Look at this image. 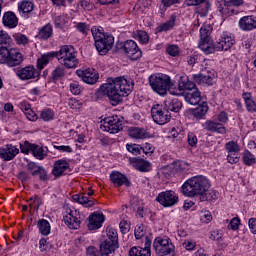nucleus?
I'll return each instance as SVG.
<instances>
[{
  "mask_svg": "<svg viewBox=\"0 0 256 256\" xmlns=\"http://www.w3.org/2000/svg\"><path fill=\"white\" fill-rule=\"evenodd\" d=\"M133 91V80L125 77L108 78L107 83L100 86L98 93L106 95L113 107H117L123 97H128Z\"/></svg>",
  "mask_w": 256,
  "mask_h": 256,
  "instance_id": "f257e3e1",
  "label": "nucleus"
},
{
  "mask_svg": "<svg viewBox=\"0 0 256 256\" xmlns=\"http://www.w3.org/2000/svg\"><path fill=\"white\" fill-rule=\"evenodd\" d=\"M53 57H56L60 65H63L66 69H76L79 65V59H77L75 48L71 45H64L57 52H50L42 55L37 61L38 69H45Z\"/></svg>",
  "mask_w": 256,
  "mask_h": 256,
  "instance_id": "f03ea898",
  "label": "nucleus"
},
{
  "mask_svg": "<svg viewBox=\"0 0 256 256\" xmlns=\"http://www.w3.org/2000/svg\"><path fill=\"white\" fill-rule=\"evenodd\" d=\"M207 189H211V182L203 175L193 176L189 178L181 187V193L185 197H199L201 193H205Z\"/></svg>",
  "mask_w": 256,
  "mask_h": 256,
  "instance_id": "7ed1b4c3",
  "label": "nucleus"
},
{
  "mask_svg": "<svg viewBox=\"0 0 256 256\" xmlns=\"http://www.w3.org/2000/svg\"><path fill=\"white\" fill-rule=\"evenodd\" d=\"M91 33L95 47L100 55H106L113 49V43H115L113 35L103 32V28L97 26L91 28Z\"/></svg>",
  "mask_w": 256,
  "mask_h": 256,
  "instance_id": "20e7f679",
  "label": "nucleus"
},
{
  "mask_svg": "<svg viewBox=\"0 0 256 256\" xmlns=\"http://www.w3.org/2000/svg\"><path fill=\"white\" fill-rule=\"evenodd\" d=\"M150 87L158 93V95H167V91L171 94L173 90V82L171 81V77L165 74H155L149 77Z\"/></svg>",
  "mask_w": 256,
  "mask_h": 256,
  "instance_id": "39448f33",
  "label": "nucleus"
},
{
  "mask_svg": "<svg viewBox=\"0 0 256 256\" xmlns=\"http://www.w3.org/2000/svg\"><path fill=\"white\" fill-rule=\"evenodd\" d=\"M0 63L17 67L23 63V54L17 48H0Z\"/></svg>",
  "mask_w": 256,
  "mask_h": 256,
  "instance_id": "423d86ee",
  "label": "nucleus"
},
{
  "mask_svg": "<svg viewBox=\"0 0 256 256\" xmlns=\"http://www.w3.org/2000/svg\"><path fill=\"white\" fill-rule=\"evenodd\" d=\"M153 249L158 256H174L175 245L169 237L158 236L153 241Z\"/></svg>",
  "mask_w": 256,
  "mask_h": 256,
  "instance_id": "0eeeda50",
  "label": "nucleus"
},
{
  "mask_svg": "<svg viewBox=\"0 0 256 256\" xmlns=\"http://www.w3.org/2000/svg\"><path fill=\"white\" fill-rule=\"evenodd\" d=\"M233 45H235V37L225 32L215 44H212L210 47L205 46L203 49L207 50V55H211V53H215V51H229Z\"/></svg>",
  "mask_w": 256,
  "mask_h": 256,
  "instance_id": "6e6552de",
  "label": "nucleus"
},
{
  "mask_svg": "<svg viewBox=\"0 0 256 256\" xmlns=\"http://www.w3.org/2000/svg\"><path fill=\"white\" fill-rule=\"evenodd\" d=\"M151 116L157 125H165L171 121V113L161 104H156L151 108Z\"/></svg>",
  "mask_w": 256,
  "mask_h": 256,
  "instance_id": "1a4fd4ad",
  "label": "nucleus"
},
{
  "mask_svg": "<svg viewBox=\"0 0 256 256\" xmlns=\"http://www.w3.org/2000/svg\"><path fill=\"white\" fill-rule=\"evenodd\" d=\"M101 249L104 252L108 249L111 253H115L119 249V234L117 233V229H108L107 239L101 243Z\"/></svg>",
  "mask_w": 256,
  "mask_h": 256,
  "instance_id": "9d476101",
  "label": "nucleus"
},
{
  "mask_svg": "<svg viewBox=\"0 0 256 256\" xmlns=\"http://www.w3.org/2000/svg\"><path fill=\"white\" fill-rule=\"evenodd\" d=\"M100 129L111 134L118 133L123 129V120L117 115L108 117L104 120V124L100 125Z\"/></svg>",
  "mask_w": 256,
  "mask_h": 256,
  "instance_id": "9b49d317",
  "label": "nucleus"
},
{
  "mask_svg": "<svg viewBox=\"0 0 256 256\" xmlns=\"http://www.w3.org/2000/svg\"><path fill=\"white\" fill-rule=\"evenodd\" d=\"M63 220L68 229H79L83 217L79 211L68 208L66 209V215H64Z\"/></svg>",
  "mask_w": 256,
  "mask_h": 256,
  "instance_id": "f8f14e48",
  "label": "nucleus"
},
{
  "mask_svg": "<svg viewBox=\"0 0 256 256\" xmlns=\"http://www.w3.org/2000/svg\"><path fill=\"white\" fill-rule=\"evenodd\" d=\"M156 201L161 204L162 207H173L179 203V196L175 191L166 190L158 194Z\"/></svg>",
  "mask_w": 256,
  "mask_h": 256,
  "instance_id": "ddd939ff",
  "label": "nucleus"
},
{
  "mask_svg": "<svg viewBox=\"0 0 256 256\" xmlns=\"http://www.w3.org/2000/svg\"><path fill=\"white\" fill-rule=\"evenodd\" d=\"M213 32V27L211 24H205L200 28V42L199 49L207 55V49L203 47H211L213 45V41L211 40V33Z\"/></svg>",
  "mask_w": 256,
  "mask_h": 256,
  "instance_id": "4468645a",
  "label": "nucleus"
},
{
  "mask_svg": "<svg viewBox=\"0 0 256 256\" xmlns=\"http://www.w3.org/2000/svg\"><path fill=\"white\" fill-rule=\"evenodd\" d=\"M122 49L124 53L127 55L128 59L132 61H137V59H141L143 52L139 49L137 42L135 40H127L124 42Z\"/></svg>",
  "mask_w": 256,
  "mask_h": 256,
  "instance_id": "2eb2a0df",
  "label": "nucleus"
},
{
  "mask_svg": "<svg viewBox=\"0 0 256 256\" xmlns=\"http://www.w3.org/2000/svg\"><path fill=\"white\" fill-rule=\"evenodd\" d=\"M243 3V0H220L218 2V11L223 15H226V17H229V15L235 14V10L233 8L241 7Z\"/></svg>",
  "mask_w": 256,
  "mask_h": 256,
  "instance_id": "dca6fc26",
  "label": "nucleus"
},
{
  "mask_svg": "<svg viewBox=\"0 0 256 256\" xmlns=\"http://www.w3.org/2000/svg\"><path fill=\"white\" fill-rule=\"evenodd\" d=\"M76 75L87 85H95L99 81V73L93 68L77 70Z\"/></svg>",
  "mask_w": 256,
  "mask_h": 256,
  "instance_id": "f3484780",
  "label": "nucleus"
},
{
  "mask_svg": "<svg viewBox=\"0 0 256 256\" xmlns=\"http://www.w3.org/2000/svg\"><path fill=\"white\" fill-rule=\"evenodd\" d=\"M192 79H193V81H195V83H198V85L211 86V85H213V81L215 80V70L204 69V70H202L201 73L194 74L192 76Z\"/></svg>",
  "mask_w": 256,
  "mask_h": 256,
  "instance_id": "a211bd4d",
  "label": "nucleus"
},
{
  "mask_svg": "<svg viewBox=\"0 0 256 256\" xmlns=\"http://www.w3.org/2000/svg\"><path fill=\"white\" fill-rule=\"evenodd\" d=\"M197 86L187 76H181L178 82V90L170 91L171 95H183L184 91H195Z\"/></svg>",
  "mask_w": 256,
  "mask_h": 256,
  "instance_id": "6ab92c4d",
  "label": "nucleus"
},
{
  "mask_svg": "<svg viewBox=\"0 0 256 256\" xmlns=\"http://www.w3.org/2000/svg\"><path fill=\"white\" fill-rule=\"evenodd\" d=\"M17 155H19V148L13 144L0 148V158L4 161H13Z\"/></svg>",
  "mask_w": 256,
  "mask_h": 256,
  "instance_id": "aec40b11",
  "label": "nucleus"
},
{
  "mask_svg": "<svg viewBox=\"0 0 256 256\" xmlns=\"http://www.w3.org/2000/svg\"><path fill=\"white\" fill-rule=\"evenodd\" d=\"M88 221V229L90 231L101 229L105 222V215H103V213L94 212L88 217Z\"/></svg>",
  "mask_w": 256,
  "mask_h": 256,
  "instance_id": "412c9836",
  "label": "nucleus"
},
{
  "mask_svg": "<svg viewBox=\"0 0 256 256\" xmlns=\"http://www.w3.org/2000/svg\"><path fill=\"white\" fill-rule=\"evenodd\" d=\"M110 181L113 183L114 187H131V181H129V178L122 174L119 171H113L110 174Z\"/></svg>",
  "mask_w": 256,
  "mask_h": 256,
  "instance_id": "4be33fe9",
  "label": "nucleus"
},
{
  "mask_svg": "<svg viewBox=\"0 0 256 256\" xmlns=\"http://www.w3.org/2000/svg\"><path fill=\"white\" fill-rule=\"evenodd\" d=\"M238 25L242 31H253L256 29V15L243 16Z\"/></svg>",
  "mask_w": 256,
  "mask_h": 256,
  "instance_id": "5701e85b",
  "label": "nucleus"
},
{
  "mask_svg": "<svg viewBox=\"0 0 256 256\" xmlns=\"http://www.w3.org/2000/svg\"><path fill=\"white\" fill-rule=\"evenodd\" d=\"M130 163L134 169L140 171L141 173H147L148 171H151V162L143 158H130Z\"/></svg>",
  "mask_w": 256,
  "mask_h": 256,
  "instance_id": "b1692460",
  "label": "nucleus"
},
{
  "mask_svg": "<svg viewBox=\"0 0 256 256\" xmlns=\"http://www.w3.org/2000/svg\"><path fill=\"white\" fill-rule=\"evenodd\" d=\"M204 129L210 133H220L221 135L227 133L225 126L215 120H207L204 123Z\"/></svg>",
  "mask_w": 256,
  "mask_h": 256,
  "instance_id": "393cba45",
  "label": "nucleus"
},
{
  "mask_svg": "<svg viewBox=\"0 0 256 256\" xmlns=\"http://www.w3.org/2000/svg\"><path fill=\"white\" fill-rule=\"evenodd\" d=\"M17 75L22 81H28V79H35L39 77V72L33 66H26L17 71Z\"/></svg>",
  "mask_w": 256,
  "mask_h": 256,
  "instance_id": "a878e982",
  "label": "nucleus"
},
{
  "mask_svg": "<svg viewBox=\"0 0 256 256\" xmlns=\"http://www.w3.org/2000/svg\"><path fill=\"white\" fill-rule=\"evenodd\" d=\"M2 23L5 27H8L9 29H15V27L19 25V18H17V15H15V13L8 11L4 13Z\"/></svg>",
  "mask_w": 256,
  "mask_h": 256,
  "instance_id": "bb28decb",
  "label": "nucleus"
},
{
  "mask_svg": "<svg viewBox=\"0 0 256 256\" xmlns=\"http://www.w3.org/2000/svg\"><path fill=\"white\" fill-rule=\"evenodd\" d=\"M69 167H70V164L67 160H65V159L57 160L54 163V167L52 170L53 176L61 177L63 175V173H65L66 170L69 169Z\"/></svg>",
  "mask_w": 256,
  "mask_h": 256,
  "instance_id": "cd10ccee",
  "label": "nucleus"
},
{
  "mask_svg": "<svg viewBox=\"0 0 256 256\" xmlns=\"http://www.w3.org/2000/svg\"><path fill=\"white\" fill-rule=\"evenodd\" d=\"M184 99L189 105H199L201 103V92L199 89L189 91L185 94Z\"/></svg>",
  "mask_w": 256,
  "mask_h": 256,
  "instance_id": "c85d7f7f",
  "label": "nucleus"
},
{
  "mask_svg": "<svg viewBox=\"0 0 256 256\" xmlns=\"http://www.w3.org/2000/svg\"><path fill=\"white\" fill-rule=\"evenodd\" d=\"M128 135L131 139H147L149 137V133L147 130L140 127H131L128 129Z\"/></svg>",
  "mask_w": 256,
  "mask_h": 256,
  "instance_id": "c756f323",
  "label": "nucleus"
},
{
  "mask_svg": "<svg viewBox=\"0 0 256 256\" xmlns=\"http://www.w3.org/2000/svg\"><path fill=\"white\" fill-rule=\"evenodd\" d=\"M37 37L41 41H47V39H51L53 37V25L50 23L44 25L38 32Z\"/></svg>",
  "mask_w": 256,
  "mask_h": 256,
  "instance_id": "7c9ffc66",
  "label": "nucleus"
},
{
  "mask_svg": "<svg viewBox=\"0 0 256 256\" xmlns=\"http://www.w3.org/2000/svg\"><path fill=\"white\" fill-rule=\"evenodd\" d=\"M182 107H183V103H181V101L177 98H172L165 101V108L168 111L179 113Z\"/></svg>",
  "mask_w": 256,
  "mask_h": 256,
  "instance_id": "2f4dec72",
  "label": "nucleus"
},
{
  "mask_svg": "<svg viewBox=\"0 0 256 256\" xmlns=\"http://www.w3.org/2000/svg\"><path fill=\"white\" fill-rule=\"evenodd\" d=\"M49 150L47 147L39 146L37 144H34L32 146V155L35 157V159H38L39 161H43L45 157H47V152Z\"/></svg>",
  "mask_w": 256,
  "mask_h": 256,
  "instance_id": "473e14b6",
  "label": "nucleus"
},
{
  "mask_svg": "<svg viewBox=\"0 0 256 256\" xmlns=\"http://www.w3.org/2000/svg\"><path fill=\"white\" fill-rule=\"evenodd\" d=\"M209 111V106L206 103L198 105L191 110V113L195 119H203Z\"/></svg>",
  "mask_w": 256,
  "mask_h": 256,
  "instance_id": "72a5a7b5",
  "label": "nucleus"
},
{
  "mask_svg": "<svg viewBox=\"0 0 256 256\" xmlns=\"http://www.w3.org/2000/svg\"><path fill=\"white\" fill-rule=\"evenodd\" d=\"M113 252H109L108 249L106 251H103L100 244V250L95 248L94 246H89L86 249V256H111Z\"/></svg>",
  "mask_w": 256,
  "mask_h": 256,
  "instance_id": "f704fd0d",
  "label": "nucleus"
},
{
  "mask_svg": "<svg viewBox=\"0 0 256 256\" xmlns=\"http://www.w3.org/2000/svg\"><path fill=\"white\" fill-rule=\"evenodd\" d=\"M242 97L245 101L246 109L250 113H255L256 111V103L255 100H253V95L249 92H245L242 94Z\"/></svg>",
  "mask_w": 256,
  "mask_h": 256,
  "instance_id": "c9c22d12",
  "label": "nucleus"
},
{
  "mask_svg": "<svg viewBox=\"0 0 256 256\" xmlns=\"http://www.w3.org/2000/svg\"><path fill=\"white\" fill-rule=\"evenodd\" d=\"M35 9V4L29 0H23L18 3V11L19 13H23L24 15L29 14Z\"/></svg>",
  "mask_w": 256,
  "mask_h": 256,
  "instance_id": "e433bc0d",
  "label": "nucleus"
},
{
  "mask_svg": "<svg viewBox=\"0 0 256 256\" xmlns=\"http://www.w3.org/2000/svg\"><path fill=\"white\" fill-rule=\"evenodd\" d=\"M37 227L41 235H44L45 237L51 233V224L45 219H40L37 223Z\"/></svg>",
  "mask_w": 256,
  "mask_h": 256,
  "instance_id": "4c0bfd02",
  "label": "nucleus"
},
{
  "mask_svg": "<svg viewBox=\"0 0 256 256\" xmlns=\"http://www.w3.org/2000/svg\"><path fill=\"white\" fill-rule=\"evenodd\" d=\"M129 256H151V249H143V247L134 246L129 250Z\"/></svg>",
  "mask_w": 256,
  "mask_h": 256,
  "instance_id": "58836bf2",
  "label": "nucleus"
},
{
  "mask_svg": "<svg viewBox=\"0 0 256 256\" xmlns=\"http://www.w3.org/2000/svg\"><path fill=\"white\" fill-rule=\"evenodd\" d=\"M200 201H215L217 199V192L213 189H207L199 196Z\"/></svg>",
  "mask_w": 256,
  "mask_h": 256,
  "instance_id": "ea45409f",
  "label": "nucleus"
},
{
  "mask_svg": "<svg viewBox=\"0 0 256 256\" xmlns=\"http://www.w3.org/2000/svg\"><path fill=\"white\" fill-rule=\"evenodd\" d=\"M225 150L227 151L228 155H239L241 148L237 142L229 141L225 144Z\"/></svg>",
  "mask_w": 256,
  "mask_h": 256,
  "instance_id": "a19ab883",
  "label": "nucleus"
},
{
  "mask_svg": "<svg viewBox=\"0 0 256 256\" xmlns=\"http://www.w3.org/2000/svg\"><path fill=\"white\" fill-rule=\"evenodd\" d=\"M11 45V36L3 30H0V49H9Z\"/></svg>",
  "mask_w": 256,
  "mask_h": 256,
  "instance_id": "79ce46f5",
  "label": "nucleus"
},
{
  "mask_svg": "<svg viewBox=\"0 0 256 256\" xmlns=\"http://www.w3.org/2000/svg\"><path fill=\"white\" fill-rule=\"evenodd\" d=\"M73 201H76V203H79L80 205H84L85 207H93L94 202L93 200H89L87 196L83 195H73L72 196Z\"/></svg>",
  "mask_w": 256,
  "mask_h": 256,
  "instance_id": "37998d69",
  "label": "nucleus"
},
{
  "mask_svg": "<svg viewBox=\"0 0 256 256\" xmlns=\"http://www.w3.org/2000/svg\"><path fill=\"white\" fill-rule=\"evenodd\" d=\"M74 29L78 31V33H81L82 35H89V24L85 22H74Z\"/></svg>",
  "mask_w": 256,
  "mask_h": 256,
  "instance_id": "c03bdc74",
  "label": "nucleus"
},
{
  "mask_svg": "<svg viewBox=\"0 0 256 256\" xmlns=\"http://www.w3.org/2000/svg\"><path fill=\"white\" fill-rule=\"evenodd\" d=\"M33 177L35 175H39L40 181H47L49 179V175H47V170L43 168V166H39V168L32 172Z\"/></svg>",
  "mask_w": 256,
  "mask_h": 256,
  "instance_id": "a18cd8bd",
  "label": "nucleus"
},
{
  "mask_svg": "<svg viewBox=\"0 0 256 256\" xmlns=\"http://www.w3.org/2000/svg\"><path fill=\"white\" fill-rule=\"evenodd\" d=\"M40 117L44 121H53V117H55V112H53L51 108H46L40 112Z\"/></svg>",
  "mask_w": 256,
  "mask_h": 256,
  "instance_id": "49530a36",
  "label": "nucleus"
},
{
  "mask_svg": "<svg viewBox=\"0 0 256 256\" xmlns=\"http://www.w3.org/2000/svg\"><path fill=\"white\" fill-rule=\"evenodd\" d=\"M243 161L248 166L255 165L256 163L255 155L249 152V150H246L243 154Z\"/></svg>",
  "mask_w": 256,
  "mask_h": 256,
  "instance_id": "de8ad7c7",
  "label": "nucleus"
},
{
  "mask_svg": "<svg viewBox=\"0 0 256 256\" xmlns=\"http://www.w3.org/2000/svg\"><path fill=\"white\" fill-rule=\"evenodd\" d=\"M145 233H147V227L144 224L137 225L134 231V235L136 239H141L145 237Z\"/></svg>",
  "mask_w": 256,
  "mask_h": 256,
  "instance_id": "09e8293b",
  "label": "nucleus"
},
{
  "mask_svg": "<svg viewBox=\"0 0 256 256\" xmlns=\"http://www.w3.org/2000/svg\"><path fill=\"white\" fill-rule=\"evenodd\" d=\"M70 93L72 95H81V91H83V88L77 81H73L69 84Z\"/></svg>",
  "mask_w": 256,
  "mask_h": 256,
  "instance_id": "8fccbe9b",
  "label": "nucleus"
},
{
  "mask_svg": "<svg viewBox=\"0 0 256 256\" xmlns=\"http://www.w3.org/2000/svg\"><path fill=\"white\" fill-rule=\"evenodd\" d=\"M33 145L34 144L29 143V141H25L23 143H20L21 153H24L25 155H29V153H32Z\"/></svg>",
  "mask_w": 256,
  "mask_h": 256,
  "instance_id": "3c124183",
  "label": "nucleus"
},
{
  "mask_svg": "<svg viewBox=\"0 0 256 256\" xmlns=\"http://www.w3.org/2000/svg\"><path fill=\"white\" fill-rule=\"evenodd\" d=\"M14 39L18 45H27L29 43V38L25 34H14Z\"/></svg>",
  "mask_w": 256,
  "mask_h": 256,
  "instance_id": "603ef678",
  "label": "nucleus"
},
{
  "mask_svg": "<svg viewBox=\"0 0 256 256\" xmlns=\"http://www.w3.org/2000/svg\"><path fill=\"white\" fill-rule=\"evenodd\" d=\"M126 149L132 155H141V145L139 144H127Z\"/></svg>",
  "mask_w": 256,
  "mask_h": 256,
  "instance_id": "864d4df0",
  "label": "nucleus"
},
{
  "mask_svg": "<svg viewBox=\"0 0 256 256\" xmlns=\"http://www.w3.org/2000/svg\"><path fill=\"white\" fill-rule=\"evenodd\" d=\"M175 16H171L170 20L160 26V31H170L172 27H175Z\"/></svg>",
  "mask_w": 256,
  "mask_h": 256,
  "instance_id": "5fc2aeb1",
  "label": "nucleus"
},
{
  "mask_svg": "<svg viewBox=\"0 0 256 256\" xmlns=\"http://www.w3.org/2000/svg\"><path fill=\"white\" fill-rule=\"evenodd\" d=\"M65 75V69L63 67H56L52 72V79L57 81V79H61Z\"/></svg>",
  "mask_w": 256,
  "mask_h": 256,
  "instance_id": "6e6d98bb",
  "label": "nucleus"
},
{
  "mask_svg": "<svg viewBox=\"0 0 256 256\" xmlns=\"http://www.w3.org/2000/svg\"><path fill=\"white\" fill-rule=\"evenodd\" d=\"M239 225H241V220L238 217H234L228 224V229H231L232 231H237V229H239Z\"/></svg>",
  "mask_w": 256,
  "mask_h": 256,
  "instance_id": "4d7b16f0",
  "label": "nucleus"
},
{
  "mask_svg": "<svg viewBox=\"0 0 256 256\" xmlns=\"http://www.w3.org/2000/svg\"><path fill=\"white\" fill-rule=\"evenodd\" d=\"M182 247H184L186 251H195V247H197V243L193 240H186L182 243Z\"/></svg>",
  "mask_w": 256,
  "mask_h": 256,
  "instance_id": "13d9d810",
  "label": "nucleus"
},
{
  "mask_svg": "<svg viewBox=\"0 0 256 256\" xmlns=\"http://www.w3.org/2000/svg\"><path fill=\"white\" fill-rule=\"evenodd\" d=\"M187 142L188 145H190V147H197V135H195V133L193 132H189L188 133V137H187Z\"/></svg>",
  "mask_w": 256,
  "mask_h": 256,
  "instance_id": "bf43d9fd",
  "label": "nucleus"
},
{
  "mask_svg": "<svg viewBox=\"0 0 256 256\" xmlns=\"http://www.w3.org/2000/svg\"><path fill=\"white\" fill-rule=\"evenodd\" d=\"M168 55H171V57H177L179 55V46L178 45H170L166 49Z\"/></svg>",
  "mask_w": 256,
  "mask_h": 256,
  "instance_id": "052dcab7",
  "label": "nucleus"
},
{
  "mask_svg": "<svg viewBox=\"0 0 256 256\" xmlns=\"http://www.w3.org/2000/svg\"><path fill=\"white\" fill-rule=\"evenodd\" d=\"M39 249L42 253L44 251H49V249H51V245L49 244V242H47V239H45V238L40 239Z\"/></svg>",
  "mask_w": 256,
  "mask_h": 256,
  "instance_id": "680f3d73",
  "label": "nucleus"
},
{
  "mask_svg": "<svg viewBox=\"0 0 256 256\" xmlns=\"http://www.w3.org/2000/svg\"><path fill=\"white\" fill-rule=\"evenodd\" d=\"M137 37L140 43H149V34H147L145 31L143 30L138 31Z\"/></svg>",
  "mask_w": 256,
  "mask_h": 256,
  "instance_id": "e2e57ef3",
  "label": "nucleus"
},
{
  "mask_svg": "<svg viewBox=\"0 0 256 256\" xmlns=\"http://www.w3.org/2000/svg\"><path fill=\"white\" fill-rule=\"evenodd\" d=\"M119 227H120V231H121V233H123V235H125V233H129V229H131L129 222H127L126 220H122L119 223Z\"/></svg>",
  "mask_w": 256,
  "mask_h": 256,
  "instance_id": "0e129e2a",
  "label": "nucleus"
},
{
  "mask_svg": "<svg viewBox=\"0 0 256 256\" xmlns=\"http://www.w3.org/2000/svg\"><path fill=\"white\" fill-rule=\"evenodd\" d=\"M141 151H143V153L147 155L149 153H153V151H155V148L151 143H145L141 146Z\"/></svg>",
  "mask_w": 256,
  "mask_h": 256,
  "instance_id": "69168bd1",
  "label": "nucleus"
},
{
  "mask_svg": "<svg viewBox=\"0 0 256 256\" xmlns=\"http://www.w3.org/2000/svg\"><path fill=\"white\" fill-rule=\"evenodd\" d=\"M222 237H223V234H221L219 230H213L210 233V239L212 241H221Z\"/></svg>",
  "mask_w": 256,
  "mask_h": 256,
  "instance_id": "338daca9",
  "label": "nucleus"
},
{
  "mask_svg": "<svg viewBox=\"0 0 256 256\" xmlns=\"http://www.w3.org/2000/svg\"><path fill=\"white\" fill-rule=\"evenodd\" d=\"M248 225L251 233H254V235H256V218H250L248 221Z\"/></svg>",
  "mask_w": 256,
  "mask_h": 256,
  "instance_id": "774afa93",
  "label": "nucleus"
}]
</instances>
